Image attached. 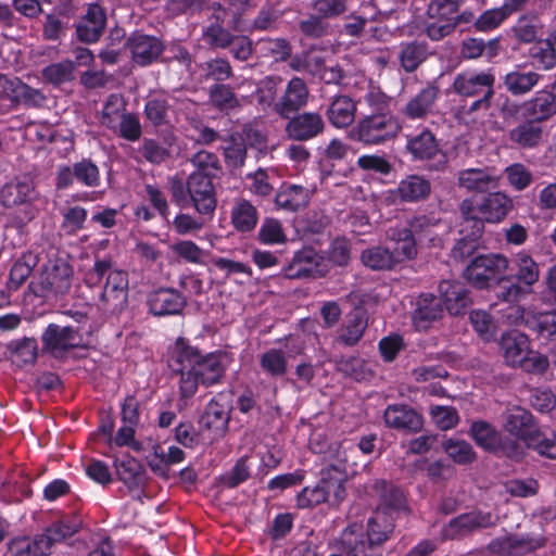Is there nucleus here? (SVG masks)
I'll return each instance as SVG.
<instances>
[{
    "label": "nucleus",
    "instance_id": "052dcab7",
    "mask_svg": "<svg viewBox=\"0 0 556 556\" xmlns=\"http://www.w3.org/2000/svg\"><path fill=\"white\" fill-rule=\"evenodd\" d=\"M202 71V80H214L216 84L229 79L232 76V66L227 59L215 58L205 61L200 65Z\"/></svg>",
    "mask_w": 556,
    "mask_h": 556
},
{
    "label": "nucleus",
    "instance_id": "69168bd1",
    "mask_svg": "<svg viewBox=\"0 0 556 556\" xmlns=\"http://www.w3.org/2000/svg\"><path fill=\"white\" fill-rule=\"evenodd\" d=\"M126 102L121 94H110L102 109V124L110 129L117 128V122L126 114Z\"/></svg>",
    "mask_w": 556,
    "mask_h": 556
},
{
    "label": "nucleus",
    "instance_id": "0eeeda50",
    "mask_svg": "<svg viewBox=\"0 0 556 556\" xmlns=\"http://www.w3.org/2000/svg\"><path fill=\"white\" fill-rule=\"evenodd\" d=\"M405 148L415 161H432V167L435 170L443 169L447 164L446 153L435 135L427 127L406 135Z\"/></svg>",
    "mask_w": 556,
    "mask_h": 556
},
{
    "label": "nucleus",
    "instance_id": "09e8293b",
    "mask_svg": "<svg viewBox=\"0 0 556 556\" xmlns=\"http://www.w3.org/2000/svg\"><path fill=\"white\" fill-rule=\"evenodd\" d=\"M261 370L271 379L282 378L288 372V359L281 349L271 348L260 355Z\"/></svg>",
    "mask_w": 556,
    "mask_h": 556
},
{
    "label": "nucleus",
    "instance_id": "9b49d317",
    "mask_svg": "<svg viewBox=\"0 0 556 556\" xmlns=\"http://www.w3.org/2000/svg\"><path fill=\"white\" fill-rule=\"evenodd\" d=\"M497 520L498 517L490 511L472 510L451 519L442 534L448 540L464 538L477 530L496 526Z\"/></svg>",
    "mask_w": 556,
    "mask_h": 556
},
{
    "label": "nucleus",
    "instance_id": "6ab92c4d",
    "mask_svg": "<svg viewBox=\"0 0 556 556\" xmlns=\"http://www.w3.org/2000/svg\"><path fill=\"white\" fill-rule=\"evenodd\" d=\"M126 46L130 51L131 60L140 66L152 64L164 50V43L160 38L139 31L127 39Z\"/></svg>",
    "mask_w": 556,
    "mask_h": 556
},
{
    "label": "nucleus",
    "instance_id": "c03bdc74",
    "mask_svg": "<svg viewBox=\"0 0 556 556\" xmlns=\"http://www.w3.org/2000/svg\"><path fill=\"white\" fill-rule=\"evenodd\" d=\"M440 226V220L431 218L426 215L414 216L408 220L407 230L419 241L427 240L433 244V247L441 245V239L437 229Z\"/></svg>",
    "mask_w": 556,
    "mask_h": 556
},
{
    "label": "nucleus",
    "instance_id": "2f4dec72",
    "mask_svg": "<svg viewBox=\"0 0 556 556\" xmlns=\"http://www.w3.org/2000/svg\"><path fill=\"white\" fill-rule=\"evenodd\" d=\"M114 465L118 479L129 491L142 490L147 480V471L139 460L127 455L122 459H116Z\"/></svg>",
    "mask_w": 556,
    "mask_h": 556
},
{
    "label": "nucleus",
    "instance_id": "aec40b11",
    "mask_svg": "<svg viewBox=\"0 0 556 556\" xmlns=\"http://www.w3.org/2000/svg\"><path fill=\"white\" fill-rule=\"evenodd\" d=\"M105 25L104 9L98 3H91L75 26L77 39L85 43L97 42L103 34Z\"/></svg>",
    "mask_w": 556,
    "mask_h": 556
},
{
    "label": "nucleus",
    "instance_id": "e433bc0d",
    "mask_svg": "<svg viewBox=\"0 0 556 556\" xmlns=\"http://www.w3.org/2000/svg\"><path fill=\"white\" fill-rule=\"evenodd\" d=\"M504 428L513 435L522 439L525 442L536 429L532 414L526 408L514 406L505 413Z\"/></svg>",
    "mask_w": 556,
    "mask_h": 556
},
{
    "label": "nucleus",
    "instance_id": "5701e85b",
    "mask_svg": "<svg viewBox=\"0 0 556 556\" xmlns=\"http://www.w3.org/2000/svg\"><path fill=\"white\" fill-rule=\"evenodd\" d=\"M542 75L526 66H515L503 78V86L514 97H522L531 92L541 81Z\"/></svg>",
    "mask_w": 556,
    "mask_h": 556
},
{
    "label": "nucleus",
    "instance_id": "6e6d98bb",
    "mask_svg": "<svg viewBox=\"0 0 556 556\" xmlns=\"http://www.w3.org/2000/svg\"><path fill=\"white\" fill-rule=\"evenodd\" d=\"M526 325L544 340H556V312H542L526 317Z\"/></svg>",
    "mask_w": 556,
    "mask_h": 556
},
{
    "label": "nucleus",
    "instance_id": "cd10ccee",
    "mask_svg": "<svg viewBox=\"0 0 556 556\" xmlns=\"http://www.w3.org/2000/svg\"><path fill=\"white\" fill-rule=\"evenodd\" d=\"M431 54L429 45L424 40L402 41L396 58L400 67L407 74L414 73Z\"/></svg>",
    "mask_w": 556,
    "mask_h": 556
},
{
    "label": "nucleus",
    "instance_id": "72a5a7b5",
    "mask_svg": "<svg viewBox=\"0 0 556 556\" xmlns=\"http://www.w3.org/2000/svg\"><path fill=\"white\" fill-rule=\"evenodd\" d=\"M508 268L511 271L509 276L531 293L532 286L540 278V267L532 256L526 252H519L514 256Z\"/></svg>",
    "mask_w": 556,
    "mask_h": 556
},
{
    "label": "nucleus",
    "instance_id": "f704fd0d",
    "mask_svg": "<svg viewBox=\"0 0 556 556\" xmlns=\"http://www.w3.org/2000/svg\"><path fill=\"white\" fill-rule=\"evenodd\" d=\"M441 303L445 304L451 315L462 314L469 304L468 290L459 281L442 280L439 285Z\"/></svg>",
    "mask_w": 556,
    "mask_h": 556
},
{
    "label": "nucleus",
    "instance_id": "13d9d810",
    "mask_svg": "<svg viewBox=\"0 0 556 556\" xmlns=\"http://www.w3.org/2000/svg\"><path fill=\"white\" fill-rule=\"evenodd\" d=\"M256 49L261 56L275 62L286 61L291 54V46L283 38H262L256 42Z\"/></svg>",
    "mask_w": 556,
    "mask_h": 556
},
{
    "label": "nucleus",
    "instance_id": "a19ab883",
    "mask_svg": "<svg viewBox=\"0 0 556 556\" xmlns=\"http://www.w3.org/2000/svg\"><path fill=\"white\" fill-rule=\"evenodd\" d=\"M443 307L441 300L434 295H421L413 315V320L418 329H426L431 321L442 316Z\"/></svg>",
    "mask_w": 556,
    "mask_h": 556
},
{
    "label": "nucleus",
    "instance_id": "5fc2aeb1",
    "mask_svg": "<svg viewBox=\"0 0 556 556\" xmlns=\"http://www.w3.org/2000/svg\"><path fill=\"white\" fill-rule=\"evenodd\" d=\"M208 99L214 108L222 112H229L241 106L240 100L230 85L214 84L208 89Z\"/></svg>",
    "mask_w": 556,
    "mask_h": 556
},
{
    "label": "nucleus",
    "instance_id": "39448f33",
    "mask_svg": "<svg viewBox=\"0 0 556 556\" xmlns=\"http://www.w3.org/2000/svg\"><path fill=\"white\" fill-rule=\"evenodd\" d=\"M463 0H430L426 10L425 35L432 41H440L455 31L454 15Z\"/></svg>",
    "mask_w": 556,
    "mask_h": 556
},
{
    "label": "nucleus",
    "instance_id": "c9c22d12",
    "mask_svg": "<svg viewBox=\"0 0 556 556\" xmlns=\"http://www.w3.org/2000/svg\"><path fill=\"white\" fill-rule=\"evenodd\" d=\"M345 469L324 468L320 472L319 485L330 505H339L345 497Z\"/></svg>",
    "mask_w": 556,
    "mask_h": 556
},
{
    "label": "nucleus",
    "instance_id": "79ce46f5",
    "mask_svg": "<svg viewBox=\"0 0 556 556\" xmlns=\"http://www.w3.org/2000/svg\"><path fill=\"white\" fill-rule=\"evenodd\" d=\"M311 448L316 454H323L324 459L328 462L326 468L329 469H345L348 462V451L340 442H320L317 438L311 441Z\"/></svg>",
    "mask_w": 556,
    "mask_h": 556
},
{
    "label": "nucleus",
    "instance_id": "ddd939ff",
    "mask_svg": "<svg viewBox=\"0 0 556 556\" xmlns=\"http://www.w3.org/2000/svg\"><path fill=\"white\" fill-rule=\"evenodd\" d=\"M190 206L203 216H213L217 206V197L213 178L205 177L199 173L189 175Z\"/></svg>",
    "mask_w": 556,
    "mask_h": 556
},
{
    "label": "nucleus",
    "instance_id": "412c9836",
    "mask_svg": "<svg viewBox=\"0 0 556 556\" xmlns=\"http://www.w3.org/2000/svg\"><path fill=\"white\" fill-rule=\"evenodd\" d=\"M147 303L154 316H172L184 311L187 299L175 289L161 288L149 294Z\"/></svg>",
    "mask_w": 556,
    "mask_h": 556
},
{
    "label": "nucleus",
    "instance_id": "e2e57ef3",
    "mask_svg": "<svg viewBox=\"0 0 556 556\" xmlns=\"http://www.w3.org/2000/svg\"><path fill=\"white\" fill-rule=\"evenodd\" d=\"M169 110L170 104L166 98L154 97L146 102L144 115L153 126H164L169 123Z\"/></svg>",
    "mask_w": 556,
    "mask_h": 556
},
{
    "label": "nucleus",
    "instance_id": "6e6552de",
    "mask_svg": "<svg viewBox=\"0 0 556 556\" xmlns=\"http://www.w3.org/2000/svg\"><path fill=\"white\" fill-rule=\"evenodd\" d=\"M509 267V261L501 254L478 255L464 270L465 278L477 288H488Z\"/></svg>",
    "mask_w": 556,
    "mask_h": 556
},
{
    "label": "nucleus",
    "instance_id": "393cba45",
    "mask_svg": "<svg viewBox=\"0 0 556 556\" xmlns=\"http://www.w3.org/2000/svg\"><path fill=\"white\" fill-rule=\"evenodd\" d=\"M556 114V96L553 91L542 89L532 98L522 102V116L541 124Z\"/></svg>",
    "mask_w": 556,
    "mask_h": 556
},
{
    "label": "nucleus",
    "instance_id": "49530a36",
    "mask_svg": "<svg viewBox=\"0 0 556 556\" xmlns=\"http://www.w3.org/2000/svg\"><path fill=\"white\" fill-rule=\"evenodd\" d=\"M36 265L37 256L33 253H25L17 261H15L9 273L7 292L12 293L18 290L30 276Z\"/></svg>",
    "mask_w": 556,
    "mask_h": 556
},
{
    "label": "nucleus",
    "instance_id": "423d86ee",
    "mask_svg": "<svg viewBox=\"0 0 556 556\" xmlns=\"http://www.w3.org/2000/svg\"><path fill=\"white\" fill-rule=\"evenodd\" d=\"M399 130L392 114L379 112L362 118L353 129V138L364 144H380L394 138Z\"/></svg>",
    "mask_w": 556,
    "mask_h": 556
},
{
    "label": "nucleus",
    "instance_id": "f03ea898",
    "mask_svg": "<svg viewBox=\"0 0 556 556\" xmlns=\"http://www.w3.org/2000/svg\"><path fill=\"white\" fill-rule=\"evenodd\" d=\"M513 208L514 201L506 192L490 191L478 200L475 198L463 200L459 213L464 219L473 222L477 231L480 232L484 222L498 224Z\"/></svg>",
    "mask_w": 556,
    "mask_h": 556
},
{
    "label": "nucleus",
    "instance_id": "473e14b6",
    "mask_svg": "<svg viewBox=\"0 0 556 556\" xmlns=\"http://www.w3.org/2000/svg\"><path fill=\"white\" fill-rule=\"evenodd\" d=\"M544 130L541 124L526 118L508 131L509 141L521 149H534L543 140Z\"/></svg>",
    "mask_w": 556,
    "mask_h": 556
},
{
    "label": "nucleus",
    "instance_id": "4c0bfd02",
    "mask_svg": "<svg viewBox=\"0 0 556 556\" xmlns=\"http://www.w3.org/2000/svg\"><path fill=\"white\" fill-rule=\"evenodd\" d=\"M230 420V408L227 404L219 403L216 400H211L200 418V424L214 431L215 437H223Z\"/></svg>",
    "mask_w": 556,
    "mask_h": 556
},
{
    "label": "nucleus",
    "instance_id": "ea45409f",
    "mask_svg": "<svg viewBox=\"0 0 556 556\" xmlns=\"http://www.w3.org/2000/svg\"><path fill=\"white\" fill-rule=\"evenodd\" d=\"M355 112V103L350 97L338 96L331 101L327 110V116L332 126L344 128L353 123Z\"/></svg>",
    "mask_w": 556,
    "mask_h": 556
},
{
    "label": "nucleus",
    "instance_id": "603ef678",
    "mask_svg": "<svg viewBox=\"0 0 556 556\" xmlns=\"http://www.w3.org/2000/svg\"><path fill=\"white\" fill-rule=\"evenodd\" d=\"M389 238L395 242L392 251L402 261H412L417 256V239L406 228H390Z\"/></svg>",
    "mask_w": 556,
    "mask_h": 556
},
{
    "label": "nucleus",
    "instance_id": "a18cd8bd",
    "mask_svg": "<svg viewBox=\"0 0 556 556\" xmlns=\"http://www.w3.org/2000/svg\"><path fill=\"white\" fill-rule=\"evenodd\" d=\"M309 191L299 185H290L277 192L275 203L287 212H296L307 205Z\"/></svg>",
    "mask_w": 556,
    "mask_h": 556
},
{
    "label": "nucleus",
    "instance_id": "7c9ffc66",
    "mask_svg": "<svg viewBox=\"0 0 556 556\" xmlns=\"http://www.w3.org/2000/svg\"><path fill=\"white\" fill-rule=\"evenodd\" d=\"M370 488L380 498L376 510H383L388 515L394 516L406 508L404 493L392 483L384 480H375Z\"/></svg>",
    "mask_w": 556,
    "mask_h": 556
},
{
    "label": "nucleus",
    "instance_id": "a211bd4d",
    "mask_svg": "<svg viewBox=\"0 0 556 556\" xmlns=\"http://www.w3.org/2000/svg\"><path fill=\"white\" fill-rule=\"evenodd\" d=\"M308 88L300 77L291 78L274 104V112L281 118H289L308 102Z\"/></svg>",
    "mask_w": 556,
    "mask_h": 556
},
{
    "label": "nucleus",
    "instance_id": "1a4fd4ad",
    "mask_svg": "<svg viewBox=\"0 0 556 556\" xmlns=\"http://www.w3.org/2000/svg\"><path fill=\"white\" fill-rule=\"evenodd\" d=\"M128 300V274L121 269H114L99 293L98 307L108 314H119L127 305Z\"/></svg>",
    "mask_w": 556,
    "mask_h": 556
},
{
    "label": "nucleus",
    "instance_id": "dca6fc26",
    "mask_svg": "<svg viewBox=\"0 0 556 556\" xmlns=\"http://www.w3.org/2000/svg\"><path fill=\"white\" fill-rule=\"evenodd\" d=\"M338 545L344 556H383V552L365 536L363 526L356 522L341 531Z\"/></svg>",
    "mask_w": 556,
    "mask_h": 556
},
{
    "label": "nucleus",
    "instance_id": "58836bf2",
    "mask_svg": "<svg viewBox=\"0 0 556 556\" xmlns=\"http://www.w3.org/2000/svg\"><path fill=\"white\" fill-rule=\"evenodd\" d=\"M431 191L428 179L419 175H409L402 179L396 188V194L403 202H417L426 199Z\"/></svg>",
    "mask_w": 556,
    "mask_h": 556
},
{
    "label": "nucleus",
    "instance_id": "20e7f679",
    "mask_svg": "<svg viewBox=\"0 0 556 556\" xmlns=\"http://www.w3.org/2000/svg\"><path fill=\"white\" fill-rule=\"evenodd\" d=\"M494 75L489 71L463 72L455 76L452 89L462 98H475L467 113L486 111L494 96Z\"/></svg>",
    "mask_w": 556,
    "mask_h": 556
},
{
    "label": "nucleus",
    "instance_id": "c85d7f7f",
    "mask_svg": "<svg viewBox=\"0 0 556 556\" xmlns=\"http://www.w3.org/2000/svg\"><path fill=\"white\" fill-rule=\"evenodd\" d=\"M538 540L531 539L528 535H506L492 540L488 549L492 554L505 556H520L536 549L540 546Z\"/></svg>",
    "mask_w": 556,
    "mask_h": 556
},
{
    "label": "nucleus",
    "instance_id": "f3484780",
    "mask_svg": "<svg viewBox=\"0 0 556 556\" xmlns=\"http://www.w3.org/2000/svg\"><path fill=\"white\" fill-rule=\"evenodd\" d=\"M501 176L489 166L469 167L457 173L458 187L471 193H488L500 187Z\"/></svg>",
    "mask_w": 556,
    "mask_h": 556
},
{
    "label": "nucleus",
    "instance_id": "4468645a",
    "mask_svg": "<svg viewBox=\"0 0 556 556\" xmlns=\"http://www.w3.org/2000/svg\"><path fill=\"white\" fill-rule=\"evenodd\" d=\"M326 124L318 112H296L288 118L285 126L286 137L290 140L304 142L312 140L324 132Z\"/></svg>",
    "mask_w": 556,
    "mask_h": 556
},
{
    "label": "nucleus",
    "instance_id": "0e129e2a",
    "mask_svg": "<svg viewBox=\"0 0 556 556\" xmlns=\"http://www.w3.org/2000/svg\"><path fill=\"white\" fill-rule=\"evenodd\" d=\"M443 450L457 464H470L476 458V453L470 443L459 438L445 440L443 442Z\"/></svg>",
    "mask_w": 556,
    "mask_h": 556
},
{
    "label": "nucleus",
    "instance_id": "bb28decb",
    "mask_svg": "<svg viewBox=\"0 0 556 556\" xmlns=\"http://www.w3.org/2000/svg\"><path fill=\"white\" fill-rule=\"evenodd\" d=\"M37 197L34 181L28 177L10 181L0 190V202L5 207L31 203Z\"/></svg>",
    "mask_w": 556,
    "mask_h": 556
},
{
    "label": "nucleus",
    "instance_id": "f257e3e1",
    "mask_svg": "<svg viewBox=\"0 0 556 556\" xmlns=\"http://www.w3.org/2000/svg\"><path fill=\"white\" fill-rule=\"evenodd\" d=\"M230 364L226 353L213 352L202 354L199 349L191 346L179 338L176 341L170 366L181 375L180 394L191 397L198 390V384L211 387L219 384Z\"/></svg>",
    "mask_w": 556,
    "mask_h": 556
},
{
    "label": "nucleus",
    "instance_id": "de8ad7c7",
    "mask_svg": "<svg viewBox=\"0 0 556 556\" xmlns=\"http://www.w3.org/2000/svg\"><path fill=\"white\" fill-rule=\"evenodd\" d=\"M258 220L256 207L248 200H238L231 208V223L240 232H248L255 228Z\"/></svg>",
    "mask_w": 556,
    "mask_h": 556
},
{
    "label": "nucleus",
    "instance_id": "8fccbe9b",
    "mask_svg": "<svg viewBox=\"0 0 556 556\" xmlns=\"http://www.w3.org/2000/svg\"><path fill=\"white\" fill-rule=\"evenodd\" d=\"M361 260L366 267L372 270H389L399 264V257L388 248L381 245L364 250Z\"/></svg>",
    "mask_w": 556,
    "mask_h": 556
},
{
    "label": "nucleus",
    "instance_id": "680f3d73",
    "mask_svg": "<svg viewBox=\"0 0 556 556\" xmlns=\"http://www.w3.org/2000/svg\"><path fill=\"white\" fill-rule=\"evenodd\" d=\"M495 282L497 283L495 294L501 301L515 303L530 294L526 287H522L509 275L503 274Z\"/></svg>",
    "mask_w": 556,
    "mask_h": 556
},
{
    "label": "nucleus",
    "instance_id": "2eb2a0df",
    "mask_svg": "<svg viewBox=\"0 0 556 556\" xmlns=\"http://www.w3.org/2000/svg\"><path fill=\"white\" fill-rule=\"evenodd\" d=\"M440 96L439 86L434 83H427L425 87L407 100L401 109V113L407 119H426L435 113Z\"/></svg>",
    "mask_w": 556,
    "mask_h": 556
},
{
    "label": "nucleus",
    "instance_id": "774afa93",
    "mask_svg": "<svg viewBox=\"0 0 556 556\" xmlns=\"http://www.w3.org/2000/svg\"><path fill=\"white\" fill-rule=\"evenodd\" d=\"M526 444L540 455L556 459V434L535 429Z\"/></svg>",
    "mask_w": 556,
    "mask_h": 556
},
{
    "label": "nucleus",
    "instance_id": "c756f323",
    "mask_svg": "<svg viewBox=\"0 0 556 556\" xmlns=\"http://www.w3.org/2000/svg\"><path fill=\"white\" fill-rule=\"evenodd\" d=\"M500 344L506 364L511 367H517V364L525 359L531 349L528 336L518 330L503 333Z\"/></svg>",
    "mask_w": 556,
    "mask_h": 556
},
{
    "label": "nucleus",
    "instance_id": "b1692460",
    "mask_svg": "<svg viewBox=\"0 0 556 556\" xmlns=\"http://www.w3.org/2000/svg\"><path fill=\"white\" fill-rule=\"evenodd\" d=\"M280 83L281 78L278 76H266L257 83L247 79L242 85L253 87V90L251 94L244 96L243 99L249 103H255L262 111H267L269 108L274 110Z\"/></svg>",
    "mask_w": 556,
    "mask_h": 556
},
{
    "label": "nucleus",
    "instance_id": "bf43d9fd",
    "mask_svg": "<svg viewBox=\"0 0 556 556\" xmlns=\"http://www.w3.org/2000/svg\"><path fill=\"white\" fill-rule=\"evenodd\" d=\"M75 62L71 60H62L56 63L49 64L41 71L42 78L54 85L59 86L64 83H68L75 77Z\"/></svg>",
    "mask_w": 556,
    "mask_h": 556
},
{
    "label": "nucleus",
    "instance_id": "a878e982",
    "mask_svg": "<svg viewBox=\"0 0 556 556\" xmlns=\"http://www.w3.org/2000/svg\"><path fill=\"white\" fill-rule=\"evenodd\" d=\"M394 532L395 516L388 515L383 510H376L364 529L365 536L382 552L384 544L393 538Z\"/></svg>",
    "mask_w": 556,
    "mask_h": 556
},
{
    "label": "nucleus",
    "instance_id": "4be33fe9",
    "mask_svg": "<svg viewBox=\"0 0 556 556\" xmlns=\"http://www.w3.org/2000/svg\"><path fill=\"white\" fill-rule=\"evenodd\" d=\"M387 427L397 431L417 432L422 428V417L405 404L388 405L383 413Z\"/></svg>",
    "mask_w": 556,
    "mask_h": 556
},
{
    "label": "nucleus",
    "instance_id": "9d476101",
    "mask_svg": "<svg viewBox=\"0 0 556 556\" xmlns=\"http://www.w3.org/2000/svg\"><path fill=\"white\" fill-rule=\"evenodd\" d=\"M42 352L54 358L63 357L81 343L78 328L49 324L41 334Z\"/></svg>",
    "mask_w": 556,
    "mask_h": 556
},
{
    "label": "nucleus",
    "instance_id": "7ed1b4c3",
    "mask_svg": "<svg viewBox=\"0 0 556 556\" xmlns=\"http://www.w3.org/2000/svg\"><path fill=\"white\" fill-rule=\"evenodd\" d=\"M74 270L70 263L63 258L49 260L42 265L39 274L29 283L34 294L52 299L65 295L71 287Z\"/></svg>",
    "mask_w": 556,
    "mask_h": 556
},
{
    "label": "nucleus",
    "instance_id": "3c124183",
    "mask_svg": "<svg viewBox=\"0 0 556 556\" xmlns=\"http://www.w3.org/2000/svg\"><path fill=\"white\" fill-rule=\"evenodd\" d=\"M81 528V520L77 516L67 515L53 521L45 529L52 546L73 536Z\"/></svg>",
    "mask_w": 556,
    "mask_h": 556
},
{
    "label": "nucleus",
    "instance_id": "f8f14e48",
    "mask_svg": "<svg viewBox=\"0 0 556 556\" xmlns=\"http://www.w3.org/2000/svg\"><path fill=\"white\" fill-rule=\"evenodd\" d=\"M289 279L304 277H321L327 273L324 257L311 247H305L294 253L290 263L283 268Z\"/></svg>",
    "mask_w": 556,
    "mask_h": 556
},
{
    "label": "nucleus",
    "instance_id": "864d4df0",
    "mask_svg": "<svg viewBox=\"0 0 556 556\" xmlns=\"http://www.w3.org/2000/svg\"><path fill=\"white\" fill-rule=\"evenodd\" d=\"M71 17L65 12H50L42 22V37L48 41H61L70 29Z\"/></svg>",
    "mask_w": 556,
    "mask_h": 556
},
{
    "label": "nucleus",
    "instance_id": "4d7b16f0",
    "mask_svg": "<svg viewBox=\"0 0 556 556\" xmlns=\"http://www.w3.org/2000/svg\"><path fill=\"white\" fill-rule=\"evenodd\" d=\"M338 368L345 376L359 382L367 381L374 376L372 364L357 356L342 358L338 363Z\"/></svg>",
    "mask_w": 556,
    "mask_h": 556
},
{
    "label": "nucleus",
    "instance_id": "338daca9",
    "mask_svg": "<svg viewBox=\"0 0 556 556\" xmlns=\"http://www.w3.org/2000/svg\"><path fill=\"white\" fill-rule=\"evenodd\" d=\"M542 28L540 20L535 15H523L517 20L513 27L515 38L519 42H533Z\"/></svg>",
    "mask_w": 556,
    "mask_h": 556
},
{
    "label": "nucleus",
    "instance_id": "37998d69",
    "mask_svg": "<svg viewBox=\"0 0 556 556\" xmlns=\"http://www.w3.org/2000/svg\"><path fill=\"white\" fill-rule=\"evenodd\" d=\"M367 326L366 313L363 309H354L348 315L339 340L346 346H353L363 338Z\"/></svg>",
    "mask_w": 556,
    "mask_h": 556
}]
</instances>
